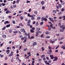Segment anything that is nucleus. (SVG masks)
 Returning <instances> with one entry per match:
<instances>
[{
	"mask_svg": "<svg viewBox=\"0 0 65 65\" xmlns=\"http://www.w3.org/2000/svg\"><path fill=\"white\" fill-rule=\"evenodd\" d=\"M33 38H34V36H32L30 38V39H33Z\"/></svg>",
	"mask_w": 65,
	"mask_h": 65,
	"instance_id": "c03bdc74",
	"label": "nucleus"
},
{
	"mask_svg": "<svg viewBox=\"0 0 65 65\" xmlns=\"http://www.w3.org/2000/svg\"><path fill=\"white\" fill-rule=\"evenodd\" d=\"M61 10L62 11H65V9L64 8H62L61 9Z\"/></svg>",
	"mask_w": 65,
	"mask_h": 65,
	"instance_id": "e433bc0d",
	"label": "nucleus"
},
{
	"mask_svg": "<svg viewBox=\"0 0 65 65\" xmlns=\"http://www.w3.org/2000/svg\"><path fill=\"white\" fill-rule=\"evenodd\" d=\"M13 52L11 51L10 54H9V57H11V56H12L13 55Z\"/></svg>",
	"mask_w": 65,
	"mask_h": 65,
	"instance_id": "f03ea898",
	"label": "nucleus"
},
{
	"mask_svg": "<svg viewBox=\"0 0 65 65\" xmlns=\"http://www.w3.org/2000/svg\"><path fill=\"white\" fill-rule=\"evenodd\" d=\"M9 33H11L12 32V30L11 29H10L9 30Z\"/></svg>",
	"mask_w": 65,
	"mask_h": 65,
	"instance_id": "c756f323",
	"label": "nucleus"
},
{
	"mask_svg": "<svg viewBox=\"0 0 65 65\" xmlns=\"http://www.w3.org/2000/svg\"><path fill=\"white\" fill-rule=\"evenodd\" d=\"M9 22L8 21H6L4 22V24L5 25H6V24H9Z\"/></svg>",
	"mask_w": 65,
	"mask_h": 65,
	"instance_id": "9b49d317",
	"label": "nucleus"
},
{
	"mask_svg": "<svg viewBox=\"0 0 65 65\" xmlns=\"http://www.w3.org/2000/svg\"><path fill=\"white\" fill-rule=\"evenodd\" d=\"M37 45V43L36 42H34L33 43V46H34L35 45Z\"/></svg>",
	"mask_w": 65,
	"mask_h": 65,
	"instance_id": "9d476101",
	"label": "nucleus"
},
{
	"mask_svg": "<svg viewBox=\"0 0 65 65\" xmlns=\"http://www.w3.org/2000/svg\"><path fill=\"white\" fill-rule=\"evenodd\" d=\"M30 22H31V20H28L27 23L28 24H29V23H30Z\"/></svg>",
	"mask_w": 65,
	"mask_h": 65,
	"instance_id": "c9c22d12",
	"label": "nucleus"
},
{
	"mask_svg": "<svg viewBox=\"0 0 65 65\" xmlns=\"http://www.w3.org/2000/svg\"><path fill=\"white\" fill-rule=\"evenodd\" d=\"M34 13L35 14H37V11H35L34 12Z\"/></svg>",
	"mask_w": 65,
	"mask_h": 65,
	"instance_id": "37998d69",
	"label": "nucleus"
},
{
	"mask_svg": "<svg viewBox=\"0 0 65 65\" xmlns=\"http://www.w3.org/2000/svg\"><path fill=\"white\" fill-rule=\"evenodd\" d=\"M16 60H19V57H17L16 58Z\"/></svg>",
	"mask_w": 65,
	"mask_h": 65,
	"instance_id": "a18cd8bd",
	"label": "nucleus"
},
{
	"mask_svg": "<svg viewBox=\"0 0 65 65\" xmlns=\"http://www.w3.org/2000/svg\"><path fill=\"white\" fill-rule=\"evenodd\" d=\"M48 48L50 50H52L53 49V48H52L51 46H48Z\"/></svg>",
	"mask_w": 65,
	"mask_h": 65,
	"instance_id": "4be33fe9",
	"label": "nucleus"
},
{
	"mask_svg": "<svg viewBox=\"0 0 65 65\" xmlns=\"http://www.w3.org/2000/svg\"><path fill=\"white\" fill-rule=\"evenodd\" d=\"M45 64H46L47 63V61L46 60H45Z\"/></svg>",
	"mask_w": 65,
	"mask_h": 65,
	"instance_id": "680f3d73",
	"label": "nucleus"
},
{
	"mask_svg": "<svg viewBox=\"0 0 65 65\" xmlns=\"http://www.w3.org/2000/svg\"><path fill=\"white\" fill-rule=\"evenodd\" d=\"M45 57V56L44 55H43L41 56V58H43V57Z\"/></svg>",
	"mask_w": 65,
	"mask_h": 65,
	"instance_id": "09e8293b",
	"label": "nucleus"
},
{
	"mask_svg": "<svg viewBox=\"0 0 65 65\" xmlns=\"http://www.w3.org/2000/svg\"><path fill=\"white\" fill-rule=\"evenodd\" d=\"M49 20H50L52 23H54V21L53 20V18H48Z\"/></svg>",
	"mask_w": 65,
	"mask_h": 65,
	"instance_id": "20e7f679",
	"label": "nucleus"
},
{
	"mask_svg": "<svg viewBox=\"0 0 65 65\" xmlns=\"http://www.w3.org/2000/svg\"><path fill=\"white\" fill-rule=\"evenodd\" d=\"M61 47L63 48V50H65V44L64 45H63L62 46H61Z\"/></svg>",
	"mask_w": 65,
	"mask_h": 65,
	"instance_id": "4468645a",
	"label": "nucleus"
},
{
	"mask_svg": "<svg viewBox=\"0 0 65 65\" xmlns=\"http://www.w3.org/2000/svg\"><path fill=\"white\" fill-rule=\"evenodd\" d=\"M43 35H44L43 34H42V35L41 36V38H43L44 37V36H43Z\"/></svg>",
	"mask_w": 65,
	"mask_h": 65,
	"instance_id": "4c0bfd02",
	"label": "nucleus"
},
{
	"mask_svg": "<svg viewBox=\"0 0 65 65\" xmlns=\"http://www.w3.org/2000/svg\"><path fill=\"white\" fill-rule=\"evenodd\" d=\"M4 42H3V43H2V44H1L0 45H1V47L3 45V44H4Z\"/></svg>",
	"mask_w": 65,
	"mask_h": 65,
	"instance_id": "f704fd0d",
	"label": "nucleus"
},
{
	"mask_svg": "<svg viewBox=\"0 0 65 65\" xmlns=\"http://www.w3.org/2000/svg\"><path fill=\"white\" fill-rule=\"evenodd\" d=\"M53 12L54 13L53 14L54 15H56V14L55 13H57V11L55 10H53Z\"/></svg>",
	"mask_w": 65,
	"mask_h": 65,
	"instance_id": "7ed1b4c3",
	"label": "nucleus"
},
{
	"mask_svg": "<svg viewBox=\"0 0 65 65\" xmlns=\"http://www.w3.org/2000/svg\"><path fill=\"white\" fill-rule=\"evenodd\" d=\"M23 37V36L22 35H20L19 36V37L20 38H22Z\"/></svg>",
	"mask_w": 65,
	"mask_h": 65,
	"instance_id": "ea45409f",
	"label": "nucleus"
},
{
	"mask_svg": "<svg viewBox=\"0 0 65 65\" xmlns=\"http://www.w3.org/2000/svg\"><path fill=\"white\" fill-rule=\"evenodd\" d=\"M20 19L21 20H23V17L22 16H20Z\"/></svg>",
	"mask_w": 65,
	"mask_h": 65,
	"instance_id": "473e14b6",
	"label": "nucleus"
},
{
	"mask_svg": "<svg viewBox=\"0 0 65 65\" xmlns=\"http://www.w3.org/2000/svg\"><path fill=\"white\" fill-rule=\"evenodd\" d=\"M6 29V26H4L2 28V30H5Z\"/></svg>",
	"mask_w": 65,
	"mask_h": 65,
	"instance_id": "412c9836",
	"label": "nucleus"
},
{
	"mask_svg": "<svg viewBox=\"0 0 65 65\" xmlns=\"http://www.w3.org/2000/svg\"><path fill=\"white\" fill-rule=\"evenodd\" d=\"M31 17H30V18H31V17H35V15L33 14L32 15H31Z\"/></svg>",
	"mask_w": 65,
	"mask_h": 65,
	"instance_id": "3c124183",
	"label": "nucleus"
},
{
	"mask_svg": "<svg viewBox=\"0 0 65 65\" xmlns=\"http://www.w3.org/2000/svg\"><path fill=\"white\" fill-rule=\"evenodd\" d=\"M60 53L61 54H63V51L61 52H60Z\"/></svg>",
	"mask_w": 65,
	"mask_h": 65,
	"instance_id": "338daca9",
	"label": "nucleus"
},
{
	"mask_svg": "<svg viewBox=\"0 0 65 65\" xmlns=\"http://www.w3.org/2000/svg\"><path fill=\"white\" fill-rule=\"evenodd\" d=\"M12 23L14 24H15V21L14 20L13 21Z\"/></svg>",
	"mask_w": 65,
	"mask_h": 65,
	"instance_id": "49530a36",
	"label": "nucleus"
},
{
	"mask_svg": "<svg viewBox=\"0 0 65 65\" xmlns=\"http://www.w3.org/2000/svg\"><path fill=\"white\" fill-rule=\"evenodd\" d=\"M46 59L47 60H49V58L48 57H47V56L46 57Z\"/></svg>",
	"mask_w": 65,
	"mask_h": 65,
	"instance_id": "5fc2aeb1",
	"label": "nucleus"
},
{
	"mask_svg": "<svg viewBox=\"0 0 65 65\" xmlns=\"http://www.w3.org/2000/svg\"><path fill=\"white\" fill-rule=\"evenodd\" d=\"M27 55H30V54H31V53L30 52H29L27 53Z\"/></svg>",
	"mask_w": 65,
	"mask_h": 65,
	"instance_id": "69168bd1",
	"label": "nucleus"
},
{
	"mask_svg": "<svg viewBox=\"0 0 65 65\" xmlns=\"http://www.w3.org/2000/svg\"><path fill=\"white\" fill-rule=\"evenodd\" d=\"M1 4L2 5V6H5V4L4 3H2Z\"/></svg>",
	"mask_w": 65,
	"mask_h": 65,
	"instance_id": "72a5a7b5",
	"label": "nucleus"
},
{
	"mask_svg": "<svg viewBox=\"0 0 65 65\" xmlns=\"http://www.w3.org/2000/svg\"><path fill=\"white\" fill-rule=\"evenodd\" d=\"M41 59H39L38 60V61H39V62H40V61H41Z\"/></svg>",
	"mask_w": 65,
	"mask_h": 65,
	"instance_id": "052dcab7",
	"label": "nucleus"
},
{
	"mask_svg": "<svg viewBox=\"0 0 65 65\" xmlns=\"http://www.w3.org/2000/svg\"><path fill=\"white\" fill-rule=\"evenodd\" d=\"M46 38H50V36H47L46 37Z\"/></svg>",
	"mask_w": 65,
	"mask_h": 65,
	"instance_id": "4d7b16f0",
	"label": "nucleus"
},
{
	"mask_svg": "<svg viewBox=\"0 0 65 65\" xmlns=\"http://www.w3.org/2000/svg\"><path fill=\"white\" fill-rule=\"evenodd\" d=\"M20 1V0H17L16 3H19V2Z\"/></svg>",
	"mask_w": 65,
	"mask_h": 65,
	"instance_id": "7c9ffc66",
	"label": "nucleus"
},
{
	"mask_svg": "<svg viewBox=\"0 0 65 65\" xmlns=\"http://www.w3.org/2000/svg\"><path fill=\"white\" fill-rule=\"evenodd\" d=\"M40 19H41V17H37V20H40Z\"/></svg>",
	"mask_w": 65,
	"mask_h": 65,
	"instance_id": "aec40b11",
	"label": "nucleus"
},
{
	"mask_svg": "<svg viewBox=\"0 0 65 65\" xmlns=\"http://www.w3.org/2000/svg\"><path fill=\"white\" fill-rule=\"evenodd\" d=\"M24 38L25 39H24V40L23 41V43H25V42H26V41H27V37L25 36Z\"/></svg>",
	"mask_w": 65,
	"mask_h": 65,
	"instance_id": "423d86ee",
	"label": "nucleus"
},
{
	"mask_svg": "<svg viewBox=\"0 0 65 65\" xmlns=\"http://www.w3.org/2000/svg\"><path fill=\"white\" fill-rule=\"evenodd\" d=\"M64 37H62L61 38H60L58 39V40L59 41H60V40H63V39H64Z\"/></svg>",
	"mask_w": 65,
	"mask_h": 65,
	"instance_id": "39448f33",
	"label": "nucleus"
},
{
	"mask_svg": "<svg viewBox=\"0 0 65 65\" xmlns=\"http://www.w3.org/2000/svg\"><path fill=\"white\" fill-rule=\"evenodd\" d=\"M35 19V18L34 17H32L31 18V20H34V19Z\"/></svg>",
	"mask_w": 65,
	"mask_h": 65,
	"instance_id": "603ef678",
	"label": "nucleus"
},
{
	"mask_svg": "<svg viewBox=\"0 0 65 65\" xmlns=\"http://www.w3.org/2000/svg\"><path fill=\"white\" fill-rule=\"evenodd\" d=\"M61 47L63 48V50H65V44L64 45H63L62 46H61Z\"/></svg>",
	"mask_w": 65,
	"mask_h": 65,
	"instance_id": "ddd939ff",
	"label": "nucleus"
},
{
	"mask_svg": "<svg viewBox=\"0 0 65 65\" xmlns=\"http://www.w3.org/2000/svg\"><path fill=\"white\" fill-rule=\"evenodd\" d=\"M30 32H31V33H34V31L33 30H32L31 29H30Z\"/></svg>",
	"mask_w": 65,
	"mask_h": 65,
	"instance_id": "b1692460",
	"label": "nucleus"
},
{
	"mask_svg": "<svg viewBox=\"0 0 65 65\" xmlns=\"http://www.w3.org/2000/svg\"><path fill=\"white\" fill-rule=\"evenodd\" d=\"M13 33H14V34H16L17 33H18V32L17 31H14Z\"/></svg>",
	"mask_w": 65,
	"mask_h": 65,
	"instance_id": "5701e85b",
	"label": "nucleus"
},
{
	"mask_svg": "<svg viewBox=\"0 0 65 65\" xmlns=\"http://www.w3.org/2000/svg\"><path fill=\"white\" fill-rule=\"evenodd\" d=\"M39 34V32H37L35 34L36 36L37 37H38Z\"/></svg>",
	"mask_w": 65,
	"mask_h": 65,
	"instance_id": "a211bd4d",
	"label": "nucleus"
},
{
	"mask_svg": "<svg viewBox=\"0 0 65 65\" xmlns=\"http://www.w3.org/2000/svg\"><path fill=\"white\" fill-rule=\"evenodd\" d=\"M16 7H17V5H13V7H14V8H15Z\"/></svg>",
	"mask_w": 65,
	"mask_h": 65,
	"instance_id": "2f4dec72",
	"label": "nucleus"
},
{
	"mask_svg": "<svg viewBox=\"0 0 65 65\" xmlns=\"http://www.w3.org/2000/svg\"><path fill=\"white\" fill-rule=\"evenodd\" d=\"M42 9L43 10H44V9H45V7L44 6H43L42 7Z\"/></svg>",
	"mask_w": 65,
	"mask_h": 65,
	"instance_id": "79ce46f5",
	"label": "nucleus"
},
{
	"mask_svg": "<svg viewBox=\"0 0 65 65\" xmlns=\"http://www.w3.org/2000/svg\"><path fill=\"white\" fill-rule=\"evenodd\" d=\"M2 37L4 38H6V35H3Z\"/></svg>",
	"mask_w": 65,
	"mask_h": 65,
	"instance_id": "c85d7f7f",
	"label": "nucleus"
},
{
	"mask_svg": "<svg viewBox=\"0 0 65 65\" xmlns=\"http://www.w3.org/2000/svg\"><path fill=\"white\" fill-rule=\"evenodd\" d=\"M20 31L21 32H24V33L25 32V29L23 28H22L21 29H20Z\"/></svg>",
	"mask_w": 65,
	"mask_h": 65,
	"instance_id": "1a4fd4ad",
	"label": "nucleus"
},
{
	"mask_svg": "<svg viewBox=\"0 0 65 65\" xmlns=\"http://www.w3.org/2000/svg\"><path fill=\"white\" fill-rule=\"evenodd\" d=\"M44 2L43 1H42L41 2V4L42 5H43L44 4Z\"/></svg>",
	"mask_w": 65,
	"mask_h": 65,
	"instance_id": "cd10ccee",
	"label": "nucleus"
},
{
	"mask_svg": "<svg viewBox=\"0 0 65 65\" xmlns=\"http://www.w3.org/2000/svg\"><path fill=\"white\" fill-rule=\"evenodd\" d=\"M63 11H60V12L58 13V14L59 15H60V14H62V13H63Z\"/></svg>",
	"mask_w": 65,
	"mask_h": 65,
	"instance_id": "2eb2a0df",
	"label": "nucleus"
},
{
	"mask_svg": "<svg viewBox=\"0 0 65 65\" xmlns=\"http://www.w3.org/2000/svg\"><path fill=\"white\" fill-rule=\"evenodd\" d=\"M36 26H38L39 25L38 23V22H37L36 24Z\"/></svg>",
	"mask_w": 65,
	"mask_h": 65,
	"instance_id": "de8ad7c7",
	"label": "nucleus"
},
{
	"mask_svg": "<svg viewBox=\"0 0 65 65\" xmlns=\"http://www.w3.org/2000/svg\"><path fill=\"white\" fill-rule=\"evenodd\" d=\"M54 59L53 60V61H57L58 60V58H57V57L56 56L55 57V58H54Z\"/></svg>",
	"mask_w": 65,
	"mask_h": 65,
	"instance_id": "0eeeda50",
	"label": "nucleus"
},
{
	"mask_svg": "<svg viewBox=\"0 0 65 65\" xmlns=\"http://www.w3.org/2000/svg\"><path fill=\"white\" fill-rule=\"evenodd\" d=\"M18 33H19L20 34H22V33H21V32L19 31V30H18Z\"/></svg>",
	"mask_w": 65,
	"mask_h": 65,
	"instance_id": "8fccbe9b",
	"label": "nucleus"
},
{
	"mask_svg": "<svg viewBox=\"0 0 65 65\" xmlns=\"http://www.w3.org/2000/svg\"><path fill=\"white\" fill-rule=\"evenodd\" d=\"M25 35L26 36H28V34H26V33H25Z\"/></svg>",
	"mask_w": 65,
	"mask_h": 65,
	"instance_id": "e2e57ef3",
	"label": "nucleus"
},
{
	"mask_svg": "<svg viewBox=\"0 0 65 65\" xmlns=\"http://www.w3.org/2000/svg\"><path fill=\"white\" fill-rule=\"evenodd\" d=\"M8 17L9 18V19H11V16H8Z\"/></svg>",
	"mask_w": 65,
	"mask_h": 65,
	"instance_id": "774afa93",
	"label": "nucleus"
},
{
	"mask_svg": "<svg viewBox=\"0 0 65 65\" xmlns=\"http://www.w3.org/2000/svg\"><path fill=\"white\" fill-rule=\"evenodd\" d=\"M30 1H26L27 3H30Z\"/></svg>",
	"mask_w": 65,
	"mask_h": 65,
	"instance_id": "bf43d9fd",
	"label": "nucleus"
},
{
	"mask_svg": "<svg viewBox=\"0 0 65 65\" xmlns=\"http://www.w3.org/2000/svg\"><path fill=\"white\" fill-rule=\"evenodd\" d=\"M9 50H7L6 51L7 54H9Z\"/></svg>",
	"mask_w": 65,
	"mask_h": 65,
	"instance_id": "6ab92c4d",
	"label": "nucleus"
},
{
	"mask_svg": "<svg viewBox=\"0 0 65 65\" xmlns=\"http://www.w3.org/2000/svg\"><path fill=\"white\" fill-rule=\"evenodd\" d=\"M27 50V48H25L24 50H23L24 51H26Z\"/></svg>",
	"mask_w": 65,
	"mask_h": 65,
	"instance_id": "864d4df0",
	"label": "nucleus"
},
{
	"mask_svg": "<svg viewBox=\"0 0 65 65\" xmlns=\"http://www.w3.org/2000/svg\"><path fill=\"white\" fill-rule=\"evenodd\" d=\"M7 8H5L4 10L5 11H6V10H7Z\"/></svg>",
	"mask_w": 65,
	"mask_h": 65,
	"instance_id": "0e129e2a",
	"label": "nucleus"
},
{
	"mask_svg": "<svg viewBox=\"0 0 65 65\" xmlns=\"http://www.w3.org/2000/svg\"><path fill=\"white\" fill-rule=\"evenodd\" d=\"M51 33V32L50 31H47V32H45V34L46 35H47V34H50Z\"/></svg>",
	"mask_w": 65,
	"mask_h": 65,
	"instance_id": "dca6fc26",
	"label": "nucleus"
},
{
	"mask_svg": "<svg viewBox=\"0 0 65 65\" xmlns=\"http://www.w3.org/2000/svg\"><path fill=\"white\" fill-rule=\"evenodd\" d=\"M30 13H29L28 14H27V16L28 17H31V15H30Z\"/></svg>",
	"mask_w": 65,
	"mask_h": 65,
	"instance_id": "bb28decb",
	"label": "nucleus"
},
{
	"mask_svg": "<svg viewBox=\"0 0 65 65\" xmlns=\"http://www.w3.org/2000/svg\"><path fill=\"white\" fill-rule=\"evenodd\" d=\"M11 25V24H8L6 26V27L7 28H8V27H10V26Z\"/></svg>",
	"mask_w": 65,
	"mask_h": 65,
	"instance_id": "f3484780",
	"label": "nucleus"
},
{
	"mask_svg": "<svg viewBox=\"0 0 65 65\" xmlns=\"http://www.w3.org/2000/svg\"><path fill=\"white\" fill-rule=\"evenodd\" d=\"M31 8L29 9L28 10V12H31Z\"/></svg>",
	"mask_w": 65,
	"mask_h": 65,
	"instance_id": "13d9d810",
	"label": "nucleus"
},
{
	"mask_svg": "<svg viewBox=\"0 0 65 65\" xmlns=\"http://www.w3.org/2000/svg\"><path fill=\"white\" fill-rule=\"evenodd\" d=\"M65 25H63L60 26V27L61 28H62V29H63V30H65Z\"/></svg>",
	"mask_w": 65,
	"mask_h": 65,
	"instance_id": "f257e3e1",
	"label": "nucleus"
},
{
	"mask_svg": "<svg viewBox=\"0 0 65 65\" xmlns=\"http://www.w3.org/2000/svg\"><path fill=\"white\" fill-rule=\"evenodd\" d=\"M59 47V45H58V46H56V48L55 49L56 50H57V49Z\"/></svg>",
	"mask_w": 65,
	"mask_h": 65,
	"instance_id": "6e6d98bb",
	"label": "nucleus"
},
{
	"mask_svg": "<svg viewBox=\"0 0 65 65\" xmlns=\"http://www.w3.org/2000/svg\"><path fill=\"white\" fill-rule=\"evenodd\" d=\"M58 6L60 8H61L62 7V5L60 4H59Z\"/></svg>",
	"mask_w": 65,
	"mask_h": 65,
	"instance_id": "58836bf2",
	"label": "nucleus"
},
{
	"mask_svg": "<svg viewBox=\"0 0 65 65\" xmlns=\"http://www.w3.org/2000/svg\"><path fill=\"white\" fill-rule=\"evenodd\" d=\"M53 55H50V57H51V58L52 60H53V59H54V58H55V57H53Z\"/></svg>",
	"mask_w": 65,
	"mask_h": 65,
	"instance_id": "6e6552de",
	"label": "nucleus"
},
{
	"mask_svg": "<svg viewBox=\"0 0 65 65\" xmlns=\"http://www.w3.org/2000/svg\"><path fill=\"white\" fill-rule=\"evenodd\" d=\"M64 29H61L60 30V31L62 32H64Z\"/></svg>",
	"mask_w": 65,
	"mask_h": 65,
	"instance_id": "a19ab883",
	"label": "nucleus"
},
{
	"mask_svg": "<svg viewBox=\"0 0 65 65\" xmlns=\"http://www.w3.org/2000/svg\"><path fill=\"white\" fill-rule=\"evenodd\" d=\"M44 20L45 22H46V21H47V19L46 18H44Z\"/></svg>",
	"mask_w": 65,
	"mask_h": 65,
	"instance_id": "393cba45",
	"label": "nucleus"
},
{
	"mask_svg": "<svg viewBox=\"0 0 65 65\" xmlns=\"http://www.w3.org/2000/svg\"><path fill=\"white\" fill-rule=\"evenodd\" d=\"M11 13V12H10V11L9 10L7 11L6 12V14H8V13Z\"/></svg>",
	"mask_w": 65,
	"mask_h": 65,
	"instance_id": "f8f14e48",
	"label": "nucleus"
},
{
	"mask_svg": "<svg viewBox=\"0 0 65 65\" xmlns=\"http://www.w3.org/2000/svg\"><path fill=\"white\" fill-rule=\"evenodd\" d=\"M44 17H43L42 18H41V21H44Z\"/></svg>",
	"mask_w": 65,
	"mask_h": 65,
	"instance_id": "a878e982",
	"label": "nucleus"
}]
</instances>
